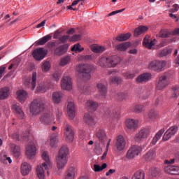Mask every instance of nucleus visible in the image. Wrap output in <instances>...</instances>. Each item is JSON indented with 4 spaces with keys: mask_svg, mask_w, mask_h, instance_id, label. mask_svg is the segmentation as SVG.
<instances>
[{
    "mask_svg": "<svg viewBox=\"0 0 179 179\" xmlns=\"http://www.w3.org/2000/svg\"><path fill=\"white\" fill-rule=\"evenodd\" d=\"M69 61H71V58L69 57H66L61 59L60 65L62 66H65V65H66V64H68Z\"/></svg>",
    "mask_w": 179,
    "mask_h": 179,
    "instance_id": "57",
    "label": "nucleus"
},
{
    "mask_svg": "<svg viewBox=\"0 0 179 179\" xmlns=\"http://www.w3.org/2000/svg\"><path fill=\"white\" fill-rule=\"evenodd\" d=\"M59 40L60 43L64 44V43H66V41H68V40H69V35H64V36H61L60 38H59Z\"/></svg>",
    "mask_w": 179,
    "mask_h": 179,
    "instance_id": "59",
    "label": "nucleus"
},
{
    "mask_svg": "<svg viewBox=\"0 0 179 179\" xmlns=\"http://www.w3.org/2000/svg\"><path fill=\"white\" fill-rule=\"evenodd\" d=\"M138 124H139V122L134 119H128L126 120V127L130 131H136V128H138Z\"/></svg>",
    "mask_w": 179,
    "mask_h": 179,
    "instance_id": "22",
    "label": "nucleus"
},
{
    "mask_svg": "<svg viewBox=\"0 0 179 179\" xmlns=\"http://www.w3.org/2000/svg\"><path fill=\"white\" fill-rule=\"evenodd\" d=\"M83 50L85 48H82L79 43L74 45L71 48V51H76V52H82Z\"/></svg>",
    "mask_w": 179,
    "mask_h": 179,
    "instance_id": "53",
    "label": "nucleus"
},
{
    "mask_svg": "<svg viewBox=\"0 0 179 179\" xmlns=\"http://www.w3.org/2000/svg\"><path fill=\"white\" fill-rule=\"evenodd\" d=\"M10 149L15 157H19V156H20V147H19V145L10 144Z\"/></svg>",
    "mask_w": 179,
    "mask_h": 179,
    "instance_id": "37",
    "label": "nucleus"
},
{
    "mask_svg": "<svg viewBox=\"0 0 179 179\" xmlns=\"http://www.w3.org/2000/svg\"><path fill=\"white\" fill-rule=\"evenodd\" d=\"M62 99V93L57 92H54L52 94L53 103H55V104H59V103H61Z\"/></svg>",
    "mask_w": 179,
    "mask_h": 179,
    "instance_id": "34",
    "label": "nucleus"
},
{
    "mask_svg": "<svg viewBox=\"0 0 179 179\" xmlns=\"http://www.w3.org/2000/svg\"><path fill=\"white\" fill-rule=\"evenodd\" d=\"M47 47L50 50H52V48H55V47H57V42H48L47 43Z\"/></svg>",
    "mask_w": 179,
    "mask_h": 179,
    "instance_id": "62",
    "label": "nucleus"
},
{
    "mask_svg": "<svg viewBox=\"0 0 179 179\" xmlns=\"http://www.w3.org/2000/svg\"><path fill=\"white\" fill-rule=\"evenodd\" d=\"M65 138L68 142H73V131H72V127L69 124H66L65 127Z\"/></svg>",
    "mask_w": 179,
    "mask_h": 179,
    "instance_id": "18",
    "label": "nucleus"
},
{
    "mask_svg": "<svg viewBox=\"0 0 179 179\" xmlns=\"http://www.w3.org/2000/svg\"><path fill=\"white\" fill-rule=\"evenodd\" d=\"M129 47H131V43L125 42V43H120V44L117 45L116 46V49L118 51H127V50H128V48H129Z\"/></svg>",
    "mask_w": 179,
    "mask_h": 179,
    "instance_id": "36",
    "label": "nucleus"
},
{
    "mask_svg": "<svg viewBox=\"0 0 179 179\" xmlns=\"http://www.w3.org/2000/svg\"><path fill=\"white\" fill-rule=\"evenodd\" d=\"M121 62V59L117 56L102 57L99 61V64L102 68H115Z\"/></svg>",
    "mask_w": 179,
    "mask_h": 179,
    "instance_id": "4",
    "label": "nucleus"
},
{
    "mask_svg": "<svg viewBox=\"0 0 179 179\" xmlns=\"http://www.w3.org/2000/svg\"><path fill=\"white\" fill-rule=\"evenodd\" d=\"M90 48L93 52L99 53V52H103L105 50L104 47L97 45H92L90 46Z\"/></svg>",
    "mask_w": 179,
    "mask_h": 179,
    "instance_id": "41",
    "label": "nucleus"
},
{
    "mask_svg": "<svg viewBox=\"0 0 179 179\" xmlns=\"http://www.w3.org/2000/svg\"><path fill=\"white\" fill-rule=\"evenodd\" d=\"M96 137L103 143V142H106L107 141V134H106V132L103 129H99L97 131L96 134Z\"/></svg>",
    "mask_w": 179,
    "mask_h": 179,
    "instance_id": "29",
    "label": "nucleus"
},
{
    "mask_svg": "<svg viewBox=\"0 0 179 179\" xmlns=\"http://www.w3.org/2000/svg\"><path fill=\"white\" fill-rule=\"evenodd\" d=\"M142 152V148L137 145H132L127 151L126 154V157L129 160L136 157V156H139V153Z\"/></svg>",
    "mask_w": 179,
    "mask_h": 179,
    "instance_id": "8",
    "label": "nucleus"
},
{
    "mask_svg": "<svg viewBox=\"0 0 179 179\" xmlns=\"http://www.w3.org/2000/svg\"><path fill=\"white\" fill-rule=\"evenodd\" d=\"M84 120L88 125H94V119L89 113L85 114Z\"/></svg>",
    "mask_w": 179,
    "mask_h": 179,
    "instance_id": "39",
    "label": "nucleus"
},
{
    "mask_svg": "<svg viewBox=\"0 0 179 179\" xmlns=\"http://www.w3.org/2000/svg\"><path fill=\"white\" fill-rule=\"evenodd\" d=\"M156 152L155 150H150L148 152H147L146 155L145 156V160H152L155 159V156Z\"/></svg>",
    "mask_w": 179,
    "mask_h": 179,
    "instance_id": "48",
    "label": "nucleus"
},
{
    "mask_svg": "<svg viewBox=\"0 0 179 179\" xmlns=\"http://www.w3.org/2000/svg\"><path fill=\"white\" fill-rule=\"evenodd\" d=\"M78 174V169L75 166H70L64 173V179H75Z\"/></svg>",
    "mask_w": 179,
    "mask_h": 179,
    "instance_id": "15",
    "label": "nucleus"
},
{
    "mask_svg": "<svg viewBox=\"0 0 179 179\" xmlns=\"http://www.w3.org/2000/svg\"><path fill=\"white\" fill-rule=\"evenodd\" d=\"M104 169H107V164L106 163L103 164L101 166L98 164L94 165V171H96V172L103 171Z\"/></svg>",
    "mask_w": 179,
    "mask_h": 179,
    "instance_id": "51",
    "label": "nucleus"
},
{
    "mask_svg": "<svg viewBox=\"0 0 179 179\" xmlns=\"http://www.w3.org/2000/svg\"><path fill=\"white\" fill-rule=\"evenodd\" d=\"M41 69L43 72H48L51 69V63L49 61L44 62L41 66Z\"/></svg>",
    "mask_w": 179,
    "mask_h": 179,
    "instance_id": "44",
    "label": "nucleus"
},
{
    "mask_svg": "<svg viewBox=\"0 0 179 179\" xmlns=\"http://www.w3.org/2000/svg\"><path fill=\"white\" fill-rule=\"evenodd\" d=\"M170 81L169 80V76L166 73L162 74L159 78L157 84V90H163L169 86Z\"/></svg>",
    "mask_w": 179,
    "mask_h": 179,
    "instance_id": "7",
    "label": "nucleus"
},
{
    "mask_svg": "<svg viewBox=\"0 0 179 179\" xmlns=\"http://www.w3.org/2000/svg\"><path fill=\"white\" fill-rule=\"evenodd\" d=\"M110 83H116L117 85H120L121 82H122V79L120 77H112L110 78Z\"/></svg>",
    "mask_w": 179,
    "mask_h": 179,
    "instance_id": "54",
    "label": "nucleus"
},
{
    "mask_svg": "<svg viewBox=\"0 0 179 179\" xmlns=\"http://www.w3.org/2000/svg\"><path fill=\"white\" fill-rule=\"evenodd\" d=\"M45 55H47V50L43 48H37L32 52V57L36 61H41L44 59Z\"/></svg>",
    "mask_w": 179,
    "mask_h": 179,
    "instance_id": "11",
    "label": "nucleus"
},
{
    "mask_svg": "<svg viewBox=\"0 0 179 179\" xmlns=\"http://www.w3.org/2000/svg\"><path fill=\"white\" fill-rule=\"evenodd\" d=\"M131 179H145V171L138 170L131 176Z\"/></svg>",
    "mask_w": 179,
    "mask_h": 179,
    "instance_id": "38",
    "label": "nucleus"
},
{
    "mask_svg": "<svg viewBox=\"0 0 179 179\" xmlns=\"http://www.w3.org/2000/svg\"><path fill=\"white\" fill-rule=\"evenodd\" d=\"M17 99L20 103H24L27 99V92L24 90H19L16 92Z\"/></svg>",
    "mask_w": 179,
    "mask_h": 179,
    "instance_id": "24",
    "label": "nucleus"
},
{
    "mask_svg": "<svg viewBox=\"0 0 179 179\" xmlns=\"http://www.w3.org/2000/svg\"><path fill=\"white\" fill-rule=\"evenodd\" d=\"M123 76L126 79H134L135 78V73L131 72L123 73Z\"/></svg>",
    "mask_w": 179,
    "mask_h": 179,
    "instance_id": "55",
    "label": "nucleus"
},
{
    "mask_svg": "<svg viewBox=\"0 0 179 179\" xmlns=\"http://www.w3.org/2000/svg\"><path fill=\"white\" fill-rule=\"evenodd\" d=\"M30 171H31V165L27 162H23L21 164V173L22 176H29Z\"/></svg>",
    "mask_w": 179,
    "mask_h": 179,
    "instance_id": "25",
    "label": "nucleus"
},
{
    "mask_svg": "<svg viewBox=\"0 0 179 179\" xmlns=\"http://www.w3.org/2000/svg\"><path fill=\"white\" fill-rule=\"evenodd\" d=\"M37 81V73L34 72L31 78L25 80L24 85L28 89L34 90L36 89V82Z\"/></svg>",
    "mask_w": 179,
    "mask_h": 179,
    "instance_id": "12",
    "label": "nucleus"
},
{
    "mask_svg": "<svg viewBox=\"0 0 179 179\" xmlns=\"http://www.w3.org/2000/svg\"><path fill=\"white\" fill-rule=\"evenodd\" d=\"M116 99L117 100H125V99H127V95L124 92H120L117 94Z\"/></svg>",
    "mask_w": 179,
    "mask_h": 179,
    "instance_id": "60",
    "label": "nucleus"
},
{
    "mask_svg": "<svg viewBox=\"0 0 179 179\" xmlns=\"http://www.w3.org/2000/svg\"><path fill=\"white\" fill-rule=\"evenodd\" d=\"M42 158L45 162L42 164V165H38L36 166V175L38 178L39 179H44L45 177V174L44 173V169L47 171V174H50L48 171L49 166H51V161L50 160V155L48 152L44 151L42 154Z\"/></svg>",
    "mask_w": 179,
    "mask_h": 179,
    "instance_id": "1",
    "label": "nucleus"
},
{
    "mask_svg": "<svg viewBox=\"0 0 179 179\" xmlns=\"http://www.w3.org/2000/svg\"><path fill=\"white\" fill-rule=\"evenodd\" d=\"M127 142L122 136H118L115 143V148L118 152H122L125 149Z\"/></svg>",
    "mask_w": 179,
    "mask_h": 179,
    "instance_id": "17",
    "label": "nucleus"
},
{
    "mask_svg": "<svg viewBox=\"0 0 179 179\" xmlns=\"http://www.w3.org/2000/svg\"><path fill=\"white\" fill-rule=\"evenodd\" d=\"M78 72V76L83 80H90V78H92V75L90 74V72H92V65L88 64H79Z\"/></svg>",
    "mask_w": 179,
    "mask_h": 179,
    "instance_id": "5",
    "label": "nucleus"
},
{
    "mask_svg": "<svg viewBox=\"0 0 179 179\" xmlns=\"http://www.w3.org/2000/svg\"><path fill=\"white\" fill-rule=\"evenodd\" d=\"M53 118L52 115L48 113H45L41 116L39 121L43 125H51V124H52Z\"/></svg>",
    "mask_w": 179,
    "mask_h": 179,
    "instance_id": "16",
    "label": "nucleus"
},
{
    "mask_svg": "<svg viewBox=\"0 0 179 179\" xmlns=\"http://www.w3.org/2000/svg\"><path fill=\"white\" fill-rule=\"evenodd\" d=\"M51 37H52L51 35H46L43 36V38L39 39V41H38L37 43L38 45H44L45 43H48V41H50V40H51Z\"/></svg>",
    "mask_w": 179,
    "mask_h": 179,
    "instance_id": "42",
    "label": "nucleus"
},
{
    "mask_svg": "<svg viewBox=\"0 0 179 179\" xmlns=\"http://www.w3.org/2000/svg\"><path fill=\"white\" fill-rule=\"evenodd\" d=\"M166 131V129H161L154 136V138H152V145H155V143H157V141H159V139H160V138H162V135H163V134H164V131Z\"/></svg>",
    "mask_w": 179,
    "mask_h": 179,
    "instance_id": "35",
    "label": "nucleus"
},
{
    "mask_svg": "<svg viewBox=\"0 0 179 179\" xmlns=\"http://www.w3.org/2000/svg\"><path fill=\"white\" fill-rule=\"evenodd\" d=\"M68 51V44L59 45L55 49V55H64Z\"/></svg>",
    "mask_w": 179,
    "mask_h": 179,
    "instance_id": "26",
    "label": "nucleus"
},
{
    "mask_svg": "<svg viewBox=\"0 0 179 179\" xmlns=\"http://www.w3.org/2000/svg\"><path fill=\"white\" fill-rule=\"evenodd\" d=\"M143 110V106L142 105H136L134 107V113H142V111Z\"/></svg>",
    "mask_w": 179,
    "mask_h": 179,
    "instance_id": "56",
    "label": "nucleus"
},
{
    "mask_svg": "<svg viewBox=\"0 0 179 179\" xmlns=\"http://www.w3.org/2000/svg\"><path fill=\"white\" fill-rule=\"evenodd\" d=\"M150 78H152V74L149 73H145L137 77L136 82L138 83H142V82H148Z\"/></svg>",
    "mask_w": 179,
    "mask_h": 179,
    "instance_id": "28",
    "label": "nucleus"
},
{
    "mask_svg": "<svg viewBox=\"0 0 179 179\" xmlns=\"http://www.w3.org/2000/svg\"><path fill=\"white\" fill-rule=\"evenodd\" d=\"M69 149L66 146L60 148L58 155L56 157L57 167L59 170H62L68 163V155Z\"/></svg>",
    "mask_w": 179,
    "mask_h": 179,
    "instance_id": "2",
    "label": "nucleus"
},
{
    "mask_svg": "<svg viewBox=\"0 0 179 179\" xmlns=\"http://www.w3.org/2000/svg\"><path fill=\"white\" fill-rule=\"evenodd\" d=\"M131 38V34H121L118 36L116 37V40L117 41H127V40H129Z\"/></svg>",
    "mask_w": 179,
    "mask_h": 179,
    "instance_id": "40",
    "label": "nucleus"
},
{
    "mask_svg": "<svg viewBox=\"0 0 179 179\" xmlns=\"http://www.w3.org/2000/svg\"><path fill=\"white\" fill-rule=\"evenodd\" d=\"M170 36H173L172 31H169L167 29H162L159 32V37L162 38H167L170 37Z\"/></svg>",
    "mask_w": 179,
    "mask_h": 179,
    "instance_id": "43",
    "label": "nucleus"
},
{
    "mask_svg": "<svg viewBox=\"0 0 179 179\" xmlns=\"http://www.w3.org/2000/svg\"><path fill=\"white\" fill-rule=\"evenodd\" d=\"M172 52H173L172 49L165 48L159 52L158 57H167V55L171 54Z\"/></svg>",
    "mask_w": 179,
    "mask_h": 179,
    "instance_id": "45",
    "label": "nucleus"
},
{
    "mask_svg": "<svg viewBox=\"0 0 179 179\" xmlns=\"http://www.w3.org/2000/svg\"><path fill=\"white\" fill-rule=\"evenodd\" d=\"M6 73V68L5 66H0V79Z\"/></svg>",
    "mask_w": 179,
    "mask_h": 179,
    "instance_id": "61",
    "label": "nucleus"
},
{
    "mask_svg": "<svg viewBox=\"0 0 179 179\" xmlns=\"http://www.w3.org/2000/svg\"><path fill=\"white\" fill-rule=\"evenodd\" d=\"M165 173L168 174H171L173 176H178L179 174V166H173L168 165L164 168Z\"/></svg>",
    "mask_w": 179,
    "mask_h": 179,
    "instance_id": "20",
    "label": "nucleus"
},
{
    "mask_svg": "<svg viewBox=\"0 0 179 179\" xmlns=\"http://www.w3.org/2000/svg\"><path fill=\"white\" fill-rule=\"evenodd\" d=\"M166 63L165 61L163 60H152L151 61L148 68L150 71H155V72H162L164 66H166Z\"/></svg>",
    "mask_w": 179,
    "mask_h": 179,
    "instance_id": "6",
    "label": "nucleus"
},
{
    "mask_svg": "<svg viewBox=\"0 0 179 179\" xmlns=\"http://www.w3.org/2000/svg\"><path fill=\"white\" fill-rule=\"evenodd\" d=\"M179 96V87L178 86H174L171 89V97L173 99H177Z\"/></svg>",
    "mask_w": 179,
    "mask_h": 179,
    "instance_id": "47",
    "label": "nucleus"
},
{
    "mask_svg": "<svg viewBox=\"0 0 179 179\" xmlns=\"http://www.w3.org/2000/svg\"><path fill=\"white\" fill-rule=\"evenodd\" d=\"M148 27L146 26H140L134 30V36L135 37H138V36H141V34H143L145 31H148Z\"/></svg>",
    "mask_w": 179,
    "mask_h": 179,
    "instance_id": "32",
    "label": "nucleus"
},
{
    "mask_svg": "<svg viewBox=\"0 0 179 179\" xmlns=\"http://www.w3.org/2000/svg\"><path fill=\"white\" fill-rule=\"evenodd\" d=\"M45 108V99L38 98L34 99L30 104L29 110L32 115H38Z\"/></svg>",
    "mask_w": 179,
    "mask_h": 179,
    "instance_id": "3",
    "label": "nucleus"
},
{
    "mask_svg": "<svg viewBox=\"0 0 179 179\" xmlns=\"http://www.w3.org/2000/svg\"><path fill=\"white\" fill-rule=\"evenodd\" d=\"M150 129L144 128L142 129L137 133L135 136V141L136 142H141V141H145V139H148L149 138V135H150Z\"/></svg>",
    "mask_w": 179,
    "mask_h": 179,
    "instance_id": "9",
    "label": "nucleus"
},
{
    "mask_svg": "<svg viewBox=\"0 0 179 179\" xmlns=\"http://www.w3.org/2000/svg\"><path fill=\"white\" fill-rule=\"evenodd\" d=\"M67 114L70 119L73 120L76 115V110L75 109V103L72 101L69 102L67 106Z\"/></svg>",
    "mask_w": 179,
    "mask_h": 179,
    "instance_id": "19",
    "label": "nucleus"
},
{
    "mask_svg": "<svg viewBox=\"0 0 179 179\" xmlns=\"http://www.w3.org/2000/svg\"><path fill=\"white\" fill-rule=\"evenodd\" d=\"M37 152V148H36V144L34 143H29L25 150V155L27 159H34L36 153Z\"/></svg>",
    "mask_w": 179,
    "mask_h": 179,
    "instance_id": "10",
    "label": "nucleus"
},
{
    "mask_svg": "<svg viewBox=\"0 0 179 179\" xmlns=\"http://www.w3.org/2000/svg\"><path fill=\"white\" fill-rule=\"evenodd\" d=\"M148 117L150 120H151V121H155V120L157 118V111L155 109L150 110L148 113Z\"/></svg>",
    "mask_w": 179,
    "mask_h": 179,
    "instance_id": "49",
    "label": "nucleus"
},
{
    "mask_svg": "<svg viewBox=\"0 0 179 179\" xmlns=\"http://www.w3.org/2000/svg\"><path fill=\"white\" fill-rule=\"evenodd\" d=\"M12 111L14 113V114H16V115L19 117L20 120H23V118H24V113L18 104H13Z\"/></svg>",
    "mask_w": 179,
    "mask_h": 179,
    "instance_id": "21",
    "label": "nucleus"
},
{
    "mask_svg": "<svg viewBox=\"0 0 179 179\" xmlns=\"http://www.w3.org/2000/svg\"><path fill=\"white\" fill-rule=\"evenodd\" d=\"M9 96V87H6L0 89V100H5Z\"/></svg>",
    "mask_w": 179,
    "mask_h": 179,
    "instance_id": "33",
    "label": "nucleus"
},
{
    "mask_svg": "<svg viewBox=\"0 0 179 179\" xmlns=\"http://www.w3.org/2000/svg\"><path fill=\"white\" fill-rule=\"evenodd\" d=\"M0 162H3V163H8V162L9 164H10V163H12V159H10V157L6 156V155L1 154Z\"/></svg>",
    "mask_w": 179,
    "mask_h": 179,
    "instance_id": "50",
    "label": "nucleus"
},
{
    "mask_svg": "<svg viewBox=\"0 0 179 179\" xmlns=\"http://www.w3.org/2000/svg\"><path fill=\"white\" fill-rule=\"evenodd\" d=\"M156 39H153L152 41L150 40V36L147 35L143 41V45L146 48H148V50H152L153 45L156 44Z\"/></svg>",
    "mask_w": 179,
    "mask_h": 179,
    "instance_id": "23",
    "label": "nucleus"
},
{
    "mask_svg": "<svg viewBox=\"0 0 179 179\" xmlns=\"http://www.w3.org/2000/svg\"><path fill=\"white\" fill-rule=\"evenodd\" d=\"M48 88L44 86L43 85H39L37 87H36V90L37 92H41V93H45V92H47Z\"/></svg>",
    "mask_w": 179,
    "mask_h": 179,
    "instance_id": "58",
    "label": "nucleus"
},
{
    "mask_svg": "<svg viewBox=\"0 0 179 179\" xmlns=\"http://www.w3.org/2000/svg\"><path fill=\"white\" fill-rule=\"evenodd\" d=\"M60 37H61V31L59 30L55 31L53 35V38L59 40Z\"/></svg>",
    "mask_w": 179,
    "mask_h": 179,
    "instance_id": "64",
    "label": "nucleus"
},
{
    "mask_svg": "<svg viewBox=\"0 0 179 179\" xmlns=\"http://www.w3.org/2000/svg\"><path fill=\"white\" fill-rule=\"evenodd\" d=\"M150 173L152 177H160V169L159 168H151Z\"/></svg>",
    "mask_w": 179,
    "mask_h": 179,
    "instance_id": "52",
    "label": "nucleus"
},
{
    "mask_svg": "<svg viewBox=\"0 0 179 179\" xmlns=\"http://www.w3.org/2000/svg\"><path fill=\"white\" fill-rule=\"evenodd\" d=\"M57 143H58V136L53 134L50 136V145L51 148H54Z\"/></svg>",
    "mask_w": 179,
    "mask_h": 179,
    "instance_id": "46",
    "label": "nucleus"
},
{
    "mask_svg": "<svg viewBox=\"0 0 179 179\" xmlns=\"http://www.w3.org/2000/svg\"><path fill=\"white\" fill-rule=\"evenodd\" d=\"M177 131H178V127L175 125L171 127L167 131L164 133L162 141H169L171 136H174L177 134Z\"/></svg>",
    "mask_w": 179,
    "mask_h": 179,
    "instance_id": "14",
    "label": "nucleus"
},
{
    "mask_svg": "<svg viewBox=\"0 0 179 179\" xmlns=\"http://www.w3.org/2000/svg\"><path fill=\"white\" fill-rule=\"evenodd\" d=\"M96 87L102 99H106V96H107V86L101 83H99L96 85Z\"/></svg>",
    "mask_w": 179,
    "mask_h": 179,
    "instance_id": "27",
    "label": "nucleus"
},
{
    "mask_svg": "<svg viewBox=\"0 0 179 179\" xmlns=\"http://www.w3.org/2000/svg\"><path fill=\"white\" fill-rule=\"evenodd\" d=\"M80 34H75L71 38H70V41H78V40H80Z\"/></svg>",
    "mask_w": 179,
    "mask_h": 179,
    "instance_id": "63",
    "label": "nucleus"
},
{
    "mask_svg": "<svg viewBox=\"0 0 179 179\" xmlns=\"http://www.w3.org/2000/svg\"><path fill=\"white\" fill-rule=\"evenodd\" d=\"M105 114L106 115H108L110 118H115V120H118V118H120V115H121L120 111L113 110V113H111L110 109H107Z\"/></svg>",
    "mask_w": 179,
    "mask_h": 179,
    "instance_id": "31",
    "label": "nucleus"
},
{
    "mask_svg": "<svg viewBox=\"0 0 179 179\" xmlns=\"http://www.w3.org/2000/svg\"><path fill=\"white\" fill-rule=\"evenodd\" d=\"M61 86L63 90L70 92L72 90V80L69 76H64L61 80Z\"/></svg>",
    "mask_w": 179,
    "mask_h": 179,
    "instance_id": "13",
    "label": "nucleus"
},
{
    "mask_svg": "<svg viewBox=\"0 0 179 179\" xmlns=\"http://www.w3.org/2000/svg\"><path fill=\"white\" fill-rule=\"evenodd\" d=\"M86 106L90 111H96L99 108V103L89 100L86 102Z\"/></svg>",
    "mask_w": 179,
    "mask_h": 179,
    "instance_id": "30",
    "label": "nucleus"
}]
</instances>
